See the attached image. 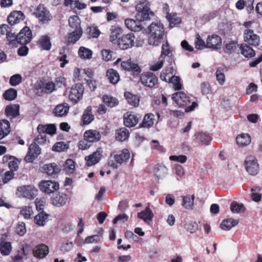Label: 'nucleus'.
<instances>
[{"instance_id":"nucleus-1","label":"nucleus","mask_w":262,"mask_h":262,"mask_svg":"<svg viewBox=\"0 0 262 262\" xmlns=\"http://www.w3.org/2000/svg\"><path fill=\"white\" fill-rule=\"evenodd\" d=\"M148 43L150 45L158 46L163 40L164 29L161 22L152 23L148 27Z\"/></svg>"},{"instance_id":"nucleus-2","label":"nucleus","mask_w":262,"mask_h":262,"mask_svg":"<svg viewBox=\"0 0 262 262\" xmlns=\"http://www.w3.org/2000/svg\"><path fill=\"white\" fill-rule=\"evenodd\" d=\"M137 12L136 19L141 21L147 20L153 16V13L150 10L149 4L147 0H140L136 6Z\"/></svg>"},{"instance_id":"nucleus-3","label":"nucleus","mask_w":262,"mask_h":262,"mask_svg":"<svg viewBox=\"0 0 262 262\" xmlns=\"http://www.w3.org/2000/svg\"><path fill=\"white\" fill-rule=\"evenodd\" d=\"M130 158V153L127 149L124 148L118 154H116L108 162L110 166L117 168L123 163H126Z\"/></svg>"},{"instance_id":"nucleus-4","label":"nucleus","mask_w":262,"mask_h":262,"mask_svg":"<svg viewBox=\"0 0 262 262\" xmlns=\"http://www.w3.org/2000/svg\"><path fill=\"white\" fill-rule=\"evenodd\" d=\"M38 190L32 185H23L17 188L16 194L20 198L33 199L37 194Z\"/></svg>"},{"instance_id":"nucleus-5","label":"nucleus","mask_w":262,"mask_h":262,"mask_svg":"<svg viewBox=\"0 0 262 262\" xmlns=\"http://www.w3.org/2000/svg\"><path fill=\"white\" fill-rule=\"evenodd\" d=\"M34 14L42 24L49 23L53 18L49 10L43 4L37 6Z\"/></svg>"},{"instance_id":"nucleus-6","label":"nucleus","mask_w":262,"mask_h":262,"mask_svg":"<svg viewBox=\"0 0 262 262\" xmlns=\"http://www.w3.org/2000/svg\"><path fill=\"white\" fill-rule=\"evenodd\" d=\"M244 165L247 172L250 175L255 176L259 171V165L256 158L252 155L247 156L244 162Z\"/></svg>"},{"instance_id":"nucleus-7","label":"nucleus","mask_w":262,"mask_h":262,"mask_svg":"<svg viewBox=\"0 0 262 262\" xmlns=\"http://www.w3.org/2000/svg\"><path fill=\"white\" fill-rule=\"evenodd\" d=\"M39 187L42 192L50 194L59 189V184L55 181L50 180L41 181L39 184Z\"/></svg>"},{"instance_id":"nucleus-8","label":"nucleus","mask_w":262,"mask_h":262,"mask_svg":"<svg viewBox=\"0 0 262 262\" xmlns=\"http://www.w3.org/2000/svg\"><path fill=\"white\" fill-rule=\"evenodd\" d=\"M135 38L134 35L132 33L122 35L118 41L119 48L122 50L131 48L134 45Z\"/></svg>"},{"instance_id":"nucleus-9","label":"nucleus","mask_w":262,"mask_h":262,"mask_svg":"<svg viewBox=\"0 0 262 262\" xmlns=\"http://www.w3.org/2000/svg\"><path fill=\"white\" fill-rule=\"evenodd\" d=\"M17 43L26 45L30 42L32 39V32L27 27L22 29L16 36Z\"/></svg>"},{"instance_id":"nucleus-10","label":"nucleus","mask_w":262,"mask_h":262,"mask_svg":"<svg viewBox=\"0 0 262 262\" xmlns=\"http://www.w3.org/2000/svg\"><path fill=\"white\" fill-rule=\"evenodd\" d=\"M140 80L143 84L149 88H152L158 83L157 76L151 72L142 73L140 77Z\"/></svg>"},{"instance_id":"nucleus-11","label":"nucleus","mask_w":262,"mask_h":262,"mask_svg":"<svg viewBox=\"0 0 262 262\" xmlns=\"http://www.w3.org/2000/svg\"><path fill=\"white\" fill-rule=\"evenodd\" d=\"M172 99L180 107H185L190 104V98L184 93L178 92L174 93Z\"/></svg>"},{"instance_id":"nucleus-12","label":"nucleus","mask_w":262,"mask_h":262,"mask_svg":"<svg viewBox=\"0 0 262 262\" xmlns=\"http://www.w3.org/2000/svg\"><path fill=\"white\" fill-rule=\"evenodd\" d=\"M84 92L83 85L80 83H77L73 85L69 94L70 99L73 102H77L82 97Z\"/></svg>"},{"instance_id":"nucleus-13","label":"nucleus","mask_w":262,"mask_h":262,"mask_svg":"<svg viewBox=\"0 0 262 262\" xmlns=\"http://www.w3.org/2000/svg\"><path fill=\"white\" fill-rule=\"evenodd\" d=\"M244 41L247 43L256 46L259 43V37L252 30L247 29L244 32Z\"/></svg>"},{"instance_id":"nucleus-14","label":"nucleus","mask_w":262,"mask_h":262,"mask_svg":"<svg viewBox=\"0 0 262 262\" xmlns=\"http://www.w3.org/2000/svg\"><path fill=\"white\" fill-rule=\"evenodd\" d=\"M103 151L101 148H98L97 150L91 155L86 156L85 160L86 165L88 166H91L98 163L102 157Z\"/></svg>"},{"instance_id":"nucleus-15","label":"nucleus","mask_w":262,"mask_h":262,"mask_svg":"<svg viewBox=\"0 0 262 262\" xmlns=\"http://www.w3.org/2000/svg\"><path fill=\"white\" fill-rule=\"evenodd\" d=\"M40 153V148L35 142L32 143L29 147V151L25 157L27 162H32Z\"/></svg>"},{"instance_id":"nucleus-16","label":"nucleus","mask_w":262,"mask_h":262,"mask_svg":"<svg viewBox=\"0 0 262 262\" xmlns=\"http://www.w3.org/2000/svg\"><path fill=\"white\" fill-rule=\"evenodd\" d=\"M121 66L123 70L132 72L134 75H138L141 72L139 66L132 62L130 59L122 61Z\"/></svg>"},{"instance_id":"nucleus-17","label":"nucleus","mask_w":262,"mask_h":262,"mask_svg":"<svg viewBox=\"0 0 262 262\" xmlns=\"http://www.w3.org/2000/svg\"><path fill=\"white\" fill-rule=\"evenodd\" d=\"M222 39L217 35H213L208 37L206 40V48L213 50H217L221 48Z\"/></svg>"},{"instance_id":"nucleus-18","label":"nucleus","mask_w":262,"mask_h":262,"mask_svg":"<svg viewBox=\"0 0 262 262\" xmlns=\"http://www.w3.org/2000/svg\"><path fill=\"white\" fill-rule=\"evenodd\" d=\"M139 121V118L134 114L127 112L124 114L123 122L125 126L132 127L135 126Z\"/></svg>"},{"instance_id":"nucleus-19","label":"nucleus","mask_w":262,"mask_h":262,"mask_svg":"<svg viewBox=\"0 0 262 262\" xmlns=\"http://www.w3.org/2000/svg\"><path fill=\"white\" fill-rule=\"evenodd\" d=\"M168 6L165 4L164 7V11L166 12V17L169 23L170 27H174L176 25L179 24L181 22V19L176 13H169L167 11Z\"/></svg>"},{"instance_id":"nucleus-20","label":"nucleus","mask_w":262,"mask_h":262,"mask_svg":"<svg viewBox=\"0 0 262 262\" xmlns=\"http://www.w3.org/2000/svg\"><path fill=\"white\" fill-rule=\"evenodd\" d=\"M125 24L126 27L131 31L139 32L143 29V26L140 20L127 18L125 20Z\"/></svg>"},{"instance_id":"nucleus-21","label":"nucleus","mask_w":262,"mask_h":262,"mask_svg":"<svg viewBox=\"0 0 262 262\" xmlns=\"http://www.w3.org/2000/svg\"><path fill=\"white\" fill-rule=\"evenodd\" d=\"M137 217L147 224H150L154 217V213L149 207H146L145 210L138 213Z\"/></svg>"},{"instance_id":"nucleus-22","label":"nucleus","mask_w":262,"mask_h":262,"mask_svg":"<svg viewBox=\"0 0 262 262\" xmlns=\"http://www.w3.org/2000/svg\"><path fill=\"white\" fill-rule=\"evenodd\" d=\"M168 168L162 164H157L154 169V175L156 180H159L164 178L168 173Z\"/></svg>"},{"instance_id":"nucleus-23","label":"nucleus","mask_w":262,"mask_h":262,"mask_svg":"<svg viewBox=\"0 0 262 262\" xmlns=\"http://www.w3.org/2000/svg\"><path fill=\"white\" fill-rule=\"evenodd\" d=\"M100 133L96 130L90 129L86 131L84 134V138L89 142H96L101 139Z\"/></svg>"},{"instance_id":"nucleus-24","label":"nucleus","mask_w":262,"mask_h":262,"mask_svg":"<svg viewBox=\"0 0 262 262\" xmlns=\"http://www.w3.org/2000/svg\"><path fill=\"white\" fill-rule=\"evenodd\" d=\"M24 15L23 12L19 11H15L9 14L7 20L10 24L13 25L24 20Z\"/></svg>"},{"instance_id":"nucleus-25","label":"nucleus","mask_w":262,"mask_h":262,"mask_svg":"<svg viewBox=\"0 0 262 262\" xmlns=\"http://www.w3.org/2000/svg\"><path fill=\"white\" fill-rule=\"evenodd\" d=\"M193 140L195 142L199 143L202 145H208L211 138L208 134L199 133L194 135Z\"/></svg>"},{"instance_id":"nucleus-26","label":"nucleus","mask_w":262,"mask_h":262,"mask_svg":"<svg viewBox=\"0 0 262 262\" xmlns=\"http://www.w3.org/2000/svg\"><path fill=\"white\" fill-rule=\"evenodd\" d=\"M48 252V247L43 244L36 246L33 250L34 255L39 258L45 257Z\"/></svg>"},{"instance_id":"nucleus-27","label":"nucleus","mask_w":262,"mask_h":262,"mask_svg":"<svg viewBox=\"0 0 262 262\" xmlns=\"http://www.w3.org/2000/svg\"><path fill=\"white\" fill-rule=\"evenodd\" d=\"M122 33L123 30L120 26L118 25L112 26L110 28V38L111 41L113 42L116 39L118 41L121 37Z\"/></svg>"},{"instance_id":"nucleus-28","label":"nucleus","mask_w":262,"mask_h":262,"mask_svg":"<svg viewBox=\"0 0 262 262\" xmlns=\"http://www.w3.org/2000/svg\"><path fill=\"white\" fill-rule=\"evenodd\" d=\"M12 250L10 242H7L4 237L0 238V252L3 255H8Z\"/></svg>"},{"instance_id":"nucleus-29","label":"nucleus","mask_w":262,"mask_h":262,"mask_svg":"<svg viewBox=\"0 0 262 262\" xmlns=\"http://www.w3.org/2000/svg\"><path fill=\"white\" fill-rule=\"evenodd\" d=\"M42 169L49 176L57 174L60 171V167L55 163L45 164Z\"/></svg>"},{"instance_id":"nucleus-30","label":"nucleus","mask_w":262,"mask_h":262,"mask_svg":"<svg viewBox=\"0 0 262 262\" xmlns=\"http://www.w3.org/2000/svg\"><path fill=\"white\" fill-rule=\"evenodd\" d=\"M69 106L67 103L57 105L54 108L53 113L56 117H63L67 115Z\"/></svg>"},{"instance_id":"nucleus-31","label":"nucleus","mask_w":262,"mask_h":262,"mask_svg":"<svg viewBox=\"0 0 262 262\" xmlns=\"http://www.w3.org/2000/svg\"><path fill=\"white\" fill-rule=\"evenodd\" d=\"M10 132V124L6 120L0 121V140L4 139Z\"/></svg>"},{"instance_id":"nucleus-32","label":"nucleus","mask_w":262,"mask_h":262,"mask_svg":"<svg viewBox=\"0 0 262 262\" xmlns=\"http://www.w3.org/2000/svg\"><path fill=\"white\" fill-rule=\"evenodd\" d=\"M68 196L64 193H58L52 199L53 204L58 207L64 206L67 201Z\"/></svg>"},{"instance_id":"nucleus-33","label":"nucleus","mask_w":262,"mask_h":262,"mask_svg":"<svg viewBox=\"0 0 262 262\" xmlns=\"http://www.w3.org/2000/svg\"><path fill=\"white\" fill-rule=\"evenodd\" d=\"M83 33L82 29L74 30L69 34L67 39L68 44H74L79 39Z\"/></svg>"},{"instance_id":"nucleus-34","label":"nucleus","mask_w":262,"mask_h":262,"mask_svg":"<svg viewBox=\"0 0 262 262\" xmlns=\"http://www.w3.org/2000/svg\"><path fill=\"white\" fill-rule=\"evenodd\" d=\"M251 137L248 134H241L236 138L237 144L241 146H246L251 143Z\"/></svg>"},{"instance_id":"nucleus-35","label":"nucleus","mask_w":262,"mask_h":262,"mask_svg":"<svg viewBox=\"0 0 262 262\" xmlns=\"http://www.w3.org/2000/svg\"><path fill=\"white\" fill-rule=\"evenodd\" d=\"M238 222V220L231 218L227 219L223 221L221 224V228L224 230L228 231L237 225Z\"/></svg>"},{"instance_id":"nucleus-36","label":"nucleus","mask_w":262,"mask_h":262,"mask_svg":"<svg viewBox=\"0 0 262 262\" xmlns=\"http://www.w3.org/2000/svg\"><path fill=\"white\" fill-rule=\"evenodd\" d=\"M129 132L125 127L120 128L116 131V139L117 140L123 142L129 137Z\"/></svg>"},{"instance_id":"nucleus-37","label":"nucleus","mask_w":262,"mask_h":262,"mask_svg":"<svg viewBox=\"0 0 262 262\" xmlns=\"http://www.w3.org/2000/svg\"><path fill=\"white\" fill-rule=\"evenodd\" d=\"M19 106L18 104L8 105L5 109L6 114L7 116L12 118L19 115Z\"/></svg>"},{"instance_id":"nucleus-38","label":"nucleus","mask_w":262,"mask_h":262,"mask_svg":"<svg viewBox=\"0 0 262 262\" xmlns=\"http://www.w3.org/2000/svg\"><path fill=\"white\" fill-rule=\"evenodd\" d=\"M106 76L110 82L113 84H116L120 80L119 73L117 71L113 69H110L107 70Z\"/></svg>"},{"instance_id":"nucleus-39","label":"nucleus","mask_w":262,"mask_h":262,"mask_svg":"<svg viewBox=\"0 0 262 262\" xmlns=\"http://www.w3.org/2000/svg\"><path fill=\"white\" fill-rule=\"evenodd\" d=\"M183 199L182 206L186 209L191 210L193 208V202L194 199V195H187L182 196Z\"/></svg>"},{"instance_id":"nucleus-40","label":"nucleus","mask_w":262,"mask_h":262,"mask_svg":"<svg viewBox=\"0 0 262 262\" xmlns=\"http://www.w3.org/2000/svg\"><path fill=\"white\" fill-rule=\"evenodd\" d=\"M48 217L49 214L42 211L35 216L34 222L38 226H44L47 222Z\"/></svg>"},{"instance_id":"nucleus-41","label":"nucleus","mask_w":262,"mask_h":262,"mask_svg":"<svg viewBox=\"0 0 262 262\" xmlns=\"http://www.w3.org/2000/svg\"><path fill=\"white\" fill-rule=\"evenodd\" d=\"M94 119V116L92 114V107L88 106L84 111L83 116L82 120L83 123L85 124H90Z\"/></svg>"},{"instance_id":"nucleus-42","label":"nucleus","mask_w":262,"mask_h":262,"mask_svg":"<svg viewBox=\"0 0 262 262\" xmlns=\"http://www.w3.org/2000/svg\"><path fill=\"white\" fill-rule=\"evenodd\" d=\"M78 53L79 57L83 59H90L92 57V51L84 47H80Z\"/></svg>"},{"instance_id":"nucleus-43","label":"nucleus","mask_w":262,"mask_h":262,"mask_svg":"<svg viewBox=\"0 0 262 262\" xmlns=\"http://www.w3.org/2000/svg\"><path fill=\"white\" fill-rule=\"evenodd\" d=\"M124 96L130 105L134 106H137L139 105L140 100L137 96L134 95L129 92H125Z\"/></svg>"},{"instance_id":"nucleus-44","label":"nucleus","mask_w":262,"mask_h":262,"mask_svg":"<svg viewBox=\"0 0 262 262\" xmlns=\"http://www.w3.org/2000/svg\"><path fill=\"white\" fill-rule=\"evenodd\" d=\"M69 25L74 30L82 29L80 26V20L77 15L71 16L69 18Z\"/></svg>"},{"instance_id":"nucleus-45","label":"nucleus","mask_w":262,"mask_h":262,"mask_svg":"<svg viewBox=\"0 0 262 262\" xmlns=\"http://www.w3.org/2000/svg\"><path fill=\"white\" fill-rule=\"evenodd\" d=\"M103 101L107 106L110 107H115L118 104V101L116 98L107 95L103 96Z\"/></svg>"},{"instance_id":"nucleus-46","label":"nucleus","mask_w":262,"mask_h":262,"mask_svg":"<svg viewBox=\"0 0 262 262\" xmlns=\"http://www.w3.org/2000/svg\"><path fill=\"white\" fill-rule=\"evenodd\" d=\"M75 170V165L74 161L72 159H68L66 161L64 164V170L68 174H72Z\"/></svg>"},{"instance_id":"nucleus-47","label":"nucleus","mask_w":262,"mask_h":262,"mask_svg":"<svg viewBox=\"0 0 262 262\" xmlns=\"http://www.w3.org/2000/svg\"><path fill=\"white\" fill-rule=\"evenodd\" d=\"M39 45L44 50H49L51 47L50 38L48 36H42L39 39Z\"/></svg>"},{"instance_id":"nucleus-48","label":"nucleus","mask_w":262,"mask_h":262,"mask_svg":"<svg viewBox=\"0 0 262 262\" xmlns=\"http://www.w3.org/2000/svg\"><path fill=\"white\" fill-rule=\"evenodd\" d=\"M155 116L152 114H146L142 121L141 126L143 127H149L152 126L154 124Z\"/></svg>"},{"instance_id":"nucleus-49","label":"nucleus","mask_w":262,"mask_h":262,"mask_svg":"<svg viewBox=\"0 0 262 262\" xmlns=\"http://www.w3.org/2000/svg\"><path fill=\"white\" fill-rule=\"evenodd\" d=\"M241 50L242 54L246 57H251L255 55L254 50L249 46H241Z\"/></svg>"},{"instance_id":"nucleus-50","label":"nucleus","mask_w":262,"mask_h":262,"mask_svg":"<svg viewBox=\"0 0 262 262\" xmlns=\"http://www.w3.org/2000/svg\"><path fill=\"white\" fill-rule=\"evenodd\" d=\"M17 94L16 90L11 88L4 93L3 97L6 100L11 101L16 98Z\"/></svg>"},{"instance_id":"nucleus-51","label":"nucleus","mask_w":262,"mask_h":262,"mask_svg":"<svg viewBox=\"0 0 262 262\" xmlns=\"http://www.w3.org/2000/svg\"><path fill=\"white\" fill-rule=\"evenodd\" d=\"M55 90V84L53 81H49L43 83L42 91L46 93L50 94Z\"/></svg>"},{"instance_id":"nucleus-52","label":"nucleus","mask_w":262,"mask_h":262,"mask_svg":"<svg viewBox=\"0 0 262 262\" xmlns=\"http://www.w3.org/2000/svg\"><path fill=\"white\" fill-rule=\"evenodd\" d=\"M216 80L221 85H223L225 82V76L224 75V70L222 68L217 69L216 72Z\"/></svg>"},{"instance_id":"nucleus-53","label":"nucleus","mask_w":262,"mask_h":262,"mask_svg":"<svg viewBox=\"0 0 262 262\" xmlns=\"http://www.w3.org/2000/svg\"><path fill=\"white\" fill-rule=\"evenodd\" d=\"M68 148V144L63 142H59L53 146L52 150L57 152H63L66 151Z\"/></svg>"},{"instance_id":"nucleus-54","label":"nucleus","mask_w":262,"mask_h":262,"mask_svg":"<svg viewBox=\"0 0 262 262\" xmlns=\"http://www.w3.org/2000/svg\"><path fill=\"white\" fill-rule=\"evenodd\" d=\"M173 49L170 46L167 41L162 45L160 59H163V56H168L172 52Z\"/></svg>"},{"instance_id":"nucleus-55","label":"nucleus","mask_w":262,"mask_h":262,"mask_svg":"<svg viewBox=\"0 0 262 262\" xmlns=\"http://www.w3.org/2000/svg\"><path fill=\"white\" fill-rule=\"evenodd\" d=\"M102 58L106 61H108L115 58V54L112 51L103 50L101 52Z\"/></svg>"},{"instance_id":"nucleus-56","label":"nucleus","mask_w":262,"mask_h":262,"mask_svg":"<svg viewBox=\"0 0 262 262\" xmlns=\"http://www.w3.org/2000/svg\"><path fill=\"white\" fill-rule=\"evenodd\" d=\"M7 40L9 42V45L15 46L17 44L16 35L14 32H12V29L11 31H9V33L6 35Z\"/></svg>"},{"instance_id":"nucleus-57","label":"nucleus","mask_w":262,"mask_h":262,"mask_svg":"<svg viewBox=\"0 0 262 262\" xmlns=\"http://www.w3.org/2000/svg\"><path fill=\"white\" fill-rule=\"evenodd\" d=\"M32 214L33 210L32 207L30 206H25L20 210V214L26 219H30Z\"/></svg>"},{"instance_id":"nucleus-58","label":"nucleus","mask_w":262,"mask_h":262,"mask_svg":"<svg viewBox=\"0 0 262 262\" xmlns=\"http://www.w3.org/2000/svg\"><path fill=\"white\" fill-rule=\"evenodd\" d=\"M22 76L18 74L12 76L9 80V83L12 86H16L21 83Z\"/></svg>"},{"instance_id":"nucleus-59","label":"nucleus","mask_w":262,"mask_h":262,"mask_svg":"<svg viewBox=\"0 0 262 262\" xmlns=\"http://www.w3.org/2000/svg\"><path fill=\"white\" fill-rule=\"evenodd\" d=\"M170 83H172L173 88L174 90H179L182 88V85L180 83V78L178 76H172Z\"/></svg>"},{"instance_id":"nucleus-60","label":"nucleus","mask_w":262,"mask_h":262,"mask_svg":"<svg viewBox=\"0 0 262 262\" xmlns=\"http://www.w3.org/2000/svg\"><path fill=\"white\" fill-rule=\"evenodd\" d=\"M100 241V236L97 234L86 237L84 239L85 244L98 243Z\"/></svg>"},{"instance_id":"nucleus-61","label":"nucleus","mask_w":262,"mask_h":262,"mask_svg":"<svg viewBox=\"0 0 262 262\" xmlns=\"http://www.w3.org/2000/svg\"><path fill=\"white\" fill-rule=\"evenodd\" d=\"M185 228L191 233H195L198 229V225L196 223H189L185 225Z\"/></svg>"},{"instance_id":"nucleus-62","label":"nucleus","mask_w":262,"mask_h":262,"mask_svg":"<svg viewBox=\"0 0 262 262\" xmlns=\"http://www.w3.org/2000/svg\"><path fill=\"white\" fill-rule=\"evenodd\" d=\"M200 89L203 95H208L211 93V89L208 82H202L200 85Z\"/></svg>"},{"instance_id":"nucleus-63","label":"nucleus","mask_w":262,"mask_h":262,"mask_svg":"<svg viewBox=\"0 0 262 262\" xmlns=\"http://www.w3.org/2000/svg\"><path fill=\"white\" fill-rule=\"evenodd\" d=\"M195 47L196 49L199 50L206 48V43L201 38L199 34L196 35V41H195Z\"/></svg>"},{"instance_id":"nucleus-64","label":"nucleus","mask_w":262,"mask_h":262,"mask_svg":"<svg viewBox=\"0 0 262 262\" xmlns=\"http://www.w3.org/2000/svg\"><path fill=\"white\" fill-rule=\"evenodd\" d=\"M244 206L242 204H239L235 202H233L230 205V209L233 213H239L242 211Z\"/></svg>"}]
</instances>
